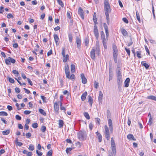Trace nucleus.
<instances>
[{
  "label": "nucleus",
  "instance_id": "nucleus-37",
  "mask_svg": "<svg viewBox=\"0 0 156 156\" xmlns=\"http://www.w3.org/2000/svg\"><path fill=\"white\" fill-rule=\"evenodd\" d=\"M31 151H33L34 149V146L32 144H30L29 145L28 148Z\"/></svg>",
  "mask_w": 156,
  "mask_h": 156
},
{
  "label": "nucleus",
  "instance_id": "nucleus-60",
  "mask_svg": "<svg viewBox=\"0 0 156 156\" xmlns=\"http://www.w3.org/2000/svg\"><path fill=\"white\" fill-rule=\"evenodd\" d=\"M89 127L90 130H92L93 127V125L92 123H90L89 124Z\"/></svg>",
  "mask_w": 156,
  "mask_h": 156
},
{
  "label": "nucleus",
  "instance_id": "nucleus-64",
  "mask_svg": "<svg viewBox=\"0 0 156 156\" xmlns=\"http://www.w3.org/2000/svg\"><path fill=\"white\" fill-rule=\"evenodd\" d=\"M12 73L14 74H17V76H18V75L19 74V73L18 71L16 70H13Z\"/></svg>",
  "mask_w": 156,
  "mask_h": 156
},
{
  "label": "nucleus",
  "instance_id": "nucleus-43",
  "mask_svg": "<svg viewBox=\"0 0 156 156\" xmlns=\"http://www.w3.org/2000/svg\"><path fill=\"white\" fill-rule=\"evenodd\" d=\"M7 18L8 19H10V18H14V16H13V15L11 14V13H9L8 14L7 16Z\"/></svg>",
  "mask_w": 156,
  "mask_h": 156
},
{
  "label": "nucleus",
  "instance_id": "nucleus-14",
  "mask_svg": "<svg viewBox=\"0 0 156 156\" xmlns=\"http://www.w3.org/2000/svg\"><path fill=\"white\" fill-rule=\"evenodd\" d=\"M83 13L84 12L83 10L81 7H80L78 10V13L83 20L84 19Z\"/></svg>",
  "mask_w": 156,
  "mask_h": 156
},
{
  "label": "nucleus",
  "instance_id": "nucleus-23",
  "mask_svg": "<svg viewBox=\"0 0 156 156\" xmlns=\"http://www.w3.org/2000/svg\"><path fill=\"white\" fill-rule=\"evenodd\" d=\"M127 138L129 140L132 139L133 140H136V139L134 137L133 135L132 134H129L127 136Z\"/></svg>",
  "mask_w": 156,
  "mask_h": 156
},
{
  "label": "nucleus",
  "instance_id": "nucleus-25",
  "mask_svg": "<svg viewBox=\"0 0 156 156\" xmlns=\"http://www.w3.org/2000/svg\"><path fill=\"white\" fill-rule=\"evenodd\" d=\"M147 98L148 99L153 100L156 101V96L153 95L148 96L147 97Z\"/></svg>",
  "mask_w": 156,
  "mask_h": 156
},
{
  "label": "nucleus",
  "instance_id": "nucleus-22",
  "mask_svg": "<svg viewBox=\"0 0 156 156\" xmlns=\"http://www.w3.org/2000/svg\"><path fill=\"white\" fill-rule=\"evenodd\" d=\"M121 32L124 36H128V33L125 29L122 28L121 30Z\"/></svg>",
  "mask_w": 156,
  "mask_h": 156
},
{
  "label": "nucleus",
  "instance_id": "nucleus-17",
  "mask_svg": "<svg viewBox=\"0 0 156 156\" xmlns=\"http://www.w3.org/2000/svg\"><path fill=\"white\" fill-rule=\"evenodd\" d=\"M130 82V79L129 78H127L125 80L124 83V87H129Z\"/></svg>",
  "mask_w": 156,
  "mask_h": 156
},
{
  "label": "nucleus",
  "instance_id": "nucleus-15",
  "mask_svg": "<svg viewBox=\"0 0 156 156\" xmlns=\"http://www.w3.org/2000/svg\"><path fill=\"white\" fill-rule=\"evenodd\" d=\"M76 42L78 48H80L81 44V41L80 38L79 37L76 36Z\"/></svg>",
  "mask_w": 156,
  "mask_h": 156
},
{
  "label": "nucleus",
  "instance_id": "nucleus-19",
  "mask_svg": "<svg viewBox=\"0 0 156 156\" xmlns=\"http://www.w3.org/2000/svg\"><path fill=\"white\" fill-rule=\"evenodd\" d=\"M54 39L56 44H58L59 43V38L57 34H55L54 35Z\"/></svg>",
  "mask_w": 156,
  "mask_h": 156
},
{
  "label": "nucleus",
  "instance_id": "nucleus-54",
  "mask_svg": "<svg viewBox=\"0 0 156 156\" xmlns=\"http://www.w3.org/2000/svg\"><path fill=\"white\" fill-rule=\"evenodd\" d=\"M70 13V12H67V17L69 19H71V16Z\"/></svg>",
  "mask_w": 156,
  "mask_h": 156
},
{
  "label": "nucleus",
  "instance_id": "nucleus-9",
  "mask_svg": "<svg viewBox=\"0 0 156 156\" xmlns=\"http://www.w3.org/2000/svg\"><path fill=\"white\" fill-rule=\"evenodd\" d=\"M5 61L6 64L8 65H10L11 62L14 64L16 62L15 60L11 57H9L8 58L5 59Z\"/></svg>",
  "mask_w": 156,
  "mask_h": 156
},
{
  "label": "nucleus",
  "instance_id": "nucleus-48",
  "mask_svg": "<svg viewBox=\"0 0 156 156\" xmlns=\"http://www.w3.org/2000/svg\"><path fill=\"white\" fill-rule=\"evenodd\" d=\"M72 150V148H67L66 150V152L67 154H68L69 152L71 151Z\"/></svg>",
  "mask_w": 156,
  "mask_h": 156
},
{
  "label": "nucleus",
  "instance_id": "nucleus-36",
  "mask_svg": "<svg viewBox=\"0 0 156 156\" xmlns=\"http://www.w3.org/2000/svg\"><path fill=\"white\" fill-rule=\"evenodd\" d=\"M46 129V127L44 126H41V130L43 133H44Z\"/></svg>",
  "mask_w": 156,
  "mask_h": 156
},
{
  "label": "nucleus",
  "instance_id": "nucleus-6",
  "mask_svg": "<svg viewBox=\"0 0 156 156\" xmlns=\"http://www.w3.org/2000/svg\"><path fill=\"white\" fill-rule=\"evenodd\" d=\"M100 52V49H92L90 51V57L93 59L95 58V55H99Z\"/></svg>",
  "mask_w": 156,
  "mask_h": 156
},
{
  "label": "nucleus",
  "instance_id": "nucleus-13",
  "mask_svg": "<svg viewBox=\"0 0 156 156\" xmlns=\"http://www.w3.org/2000/svg\"><path fill=\"white\" fill-rule=\"evenodd\" d=\"M108 122L110 132L111 133H112L113 129L112 120L110 119H108Z\"/></svg>",
  "mask_w": 156,
  "mask_h": 156
},
{
  "label": "nucleus",
  "instance_id": "nucleus-41",
  "mask_svg": "<svg viewBox=\"0 0 156 156\" xmlns=\"http://www.w3.org/2000/svg\"><path fill=\"white\" fill-rule=\"evenodd\" d=\"M94 87L96 89H97V88L98 87H99V83L98 82H97L96 81H95L94 82Z\"/></svg>",
  "mask_w": 156,
  "mask_h": 156
},
{
  "label": "nucleus",
  "instance_id": "nucleus-28",
  "mask_svg": "<svg viewBox=\"0 0 156 156\" xmlns=\"http://www.w3.org/2000/svg\"><path fill=\"white\" fill-rule=\"evenodd\" d=\"M103 97V94L102 92L100 91L99 92V95L98 97V100L100 101H101L102 98Z\"/></svg>",
  "mask_w": 156,
  "mask_h": 156
},
{
  "label": "nucleus",
  "instance_id": "nucleus-26",
  "mask_svg": "<svg viewBox=\"0 0 156 156\" xmlns=\"http://www.w3.org/2000/svg\"><path fill=\"white\" fill-rule=\"evenodd\" d=\"M71 71L72 73H74L75 72V66L73 64H72L71 66Z\"/></svg>",
  "mask_w": 156,
  "mask_h": 156
},
{
  "label": "nucleus",
  "instance_id": "nucleus-39",
  "mask_svg": "<svg viewBox=\"0 0 156 156\" xmlns=\"http://www.w3.org/2000/svg\"><path fill=\"white\" fill-rule=\"evenodd\" d=\"M136 56L139 58H141V51H138L136 52Z\"/></svg>",
  "mask_w": 156,
  "mask_h": 156
},
{
  "label": "nucleus",
  "instance_id": "nucleus-3",
  "mask_svg": "<svg viewBox=\"0 0 156 156\" xmlns=\"http://www.w3.org/2000/svg\"><path fill=\"white\" fill-rule=\"evenodd\" d=\"M65 73L66 75V77L67 78L70 79L72 80L75 78L74 75L72 74L70 76V72L69 69V66L68 64H66L65 66Z\"/></svg>",
  "mask_w": 156,
  "mask_h": 156
},
{
  "label": "nucleus",
  "instance_id": "nucleus-38",
  "mask_svg": "<svg viewBox=\"0 0 156 156\" xmlns=\"http://www.w3.org/2000/svg\"><path fill=\"white\" fill-rule=\"evenodd\" d=\"M0 115L1 116H7L8 114L5 112H0Z\"/></svg>",
  "mask_w": 156,
  "mask_h": 156
},
{
  "label": "nucleus",
  "instance_id": "nucleus-24",
  "mask_svg": "<svg viewBox=\"0 0 156 156\" xmlns=\"http://www.w3.org/2000/svg\"><path fill=\"white\" fill-rule=\"evenodd\" d=\"M88 102L89 103V104L91 106H92L93 102V100L91 96H88Z\"/></svg>",
  "mask_w": 156,
  "mask_h": 156
},
{
  "label": "nucleus",
  "instance_id": "nucleus-61",
  "mask_svg": "<svg viewBox=\"0 0 156 156\" xmlns=\"http://www.w3.org/2000/svg\"><path fill=\"white\" fill-rule=\"evenodd\" d=\"M27 80L28 83L30 84L31 86H32L33 85L32 83L31 80H30V79L29 78H27Z\"/></svg>",
  "mask_w": 156,
  "mask_h": 156
},
{
  "label": "nucleus",
  "instance_id": "nucleus-30",
  "mask_svg": "<svg viewBox=\"0 0 156 156\" xmlns=\"http://www.w3.org/2000/svg\"><path fill=\"white\" fill-rule=\"evenodd\" d=\"M136 19L138 21L139 23H140V15L138 11L136 12Z\"/></svg>",
  "mask_w": 156,
  "mask_h": 156
},
{
  "label": "nucleus",
  "instance_id": "nucleus-40",
  "mask_svg": "<svg viewBox=\"0 0 156 156\" xmlns=\"http://www.w3.org/2000/svg\"><path fill=\"white\" fill-rule=\"evenodd\" d=\"M93 20L94 23V25H96L98 24L96 17H93Z\"/></svg>",
  "mask_w": 156,
  "mask_h": 156
},
{
  "label": "nucleus",
  "instance_id": "nucleus-7",
  "mask_svg": "<svg viewBox=\"0 0 156 156\" xmlns=\"http://www.w3.org/2000/svg\"><path fill=\"white\" fill-rule=\"evenodd\" d=\"M111 144L113 154L115 155L116 153L115 144L113 137L111 138Z\"/></svg>",
  "mask_w": 156,
  "mask_h": 156
},
{
  "label": "nucleus",
  "instance_id": "nucleus-20",
  "mask_svg": "<svg viewBox=\"0 0 156 156\" xmlns=\"http://www.w3.org/2000/svg\"><path fill=\"white\" fill-rule=\"evenodd\" d=\"M96 134L97 135V137L99 140V142H101L102 141L101 135L98 131L96 132Z\"/></svg>",
  "mask_w": 156,
  "mask_h": 156
},
{
  "label": "nucleus",
  "instance_id": "nucleus-55",
  "mask_svg": "<svg viewBox=\"0 0 156 156\" xmlns=\"http://www.w3.org/2000/svg\"><path fill=\"white\" fill-rule=\"evenodd\" d=\"M122 20L124 21V22L126 23H128L129 22L128 20L126 18H122Z\"/></svg>",
  "mask_w": 156,
  "mask_h": 156
},
{
  "label": "nucleus",
  "instance_id": "nucleus-27",
  "mask_svg": "<svg viewBox=\"0 0 156 156\" xmlns=\"http://www.w3.org/2000/svg\"><path fill=\"white\" fill-rule=\"evenodd\" d=\"M141 64L142 66H144L147 69H148L149 66L147 64L143 61L141 62Z\"/></svg>",
  "mask_w": 156,
  "mask_h": 156
},
{
  "label": "nucleus",
  "instance_id": "nucleus-52",
  "mask_svg": "<svg viewBox=\"0 0 156 156\" xmlns=\"http://www.w3.org/2000/svg\"><path fill=\"white\" fill-rule=\"evenodd\" d=\"M152 117H150L149 118V122L148 124L150 125V126H151L152 123Z\"/></svg>",
  "mask_w": 156,
  "mask_h": 156
},
{
  "label": "nucleus",
  "instance_id": "nucleus-44",
  "mask_svg": "<svg viewBox=\"0 0 156 156\" xmlns=\"http://www.w3.org/2000/svg\"><path fill=\"white\" fill-rule=\"evenodd\" d=\"M15 79L17 80L18 82L20 84L21 86L22 85V83L19 81V80H20L21 79V78L20 77H18L17 78H15Z\"/></svg>",
  "mask_w": 156,
  "mask_h": 156
},
{
  "label": "nucleus",
  "instance_id": "nucleus-4",
  "mask_svg": "<svg viewBox=\"0 0 156 156\" xmlns=\"http://www.w3.org/2000/svg\"><path fill=\"white\" fill-rule=\"evenodd\" d=\"M78 137L81 141H84L86 139L87 135L85 131H80L78 133Z\"/></svg>",
  "mask_w": 156,
  "mask_h": 156
},
{
  "label": "nucleus",
  "instance_id": "nucleus-53",
  "mask_svg": "<svg viewBox=\"0 0 156 156\" xmlns=\"http://www.w3.org/2000/svg\"><path fill=\"white\" fill-rule=\"evenodd\" d=\"M16 118L17 120H20L21 119V117L18 115H16Z\"/></svg>",
  "mask_w": 156,
  "mask_h": 156
},
{
  "label": "nucleus",
  "instance_id": "nucleus-50",
  "mask_svg": "<svg viewBox=\"0 0 156 156\" xmlns=\"http://www.w3.org/2000/svg\"><path fill=\"white\" fill-rule=\"evenodd\" d=\"M36 152L38 156H41L43 154V153L42 152H40L37 150H36Z\"/></svg>",
  "mask_w": 156,
  "mask_h": 156
},
{
  "label": "nucleus",
  "instance_id": "nucleus-63",
  "mask_svg": "<svg viewBox=\"0 0 156 156\" xmlns=\"http://www.w3.org/2000/svg\"><path fill=\"white\" fill-rule=\"evenodd\" d=\"M31 134L30 133H28L26 134V136L27 138H30V137L31 136Z\"/></svg>",
  "mask_w": 156,
  "mask_h": 156
},
{
  "label": "nucleus",
  "instance_id": "nucleus-8",
  "mask_svg": "<svg viewBox=\"0 0 156 156\" xmlns=\"http://www.w3.org/2000/svg\"><path fill=\"white\" fill-rule=\"evenodd\" d=\"M105 130L104 131V135L105 138L107 140H108L110 139V132L109 130L107 125L104 126Z\"/></svg>",
  "mask_w": 156,
  "mask_h": 156
},
{
  "label": "nucleus",
  "instance_id": "nucleus-58",
  "mask_svg": "<svg viewBox=\"0 0 156 156\" xmlns=\"http://www.w3.org/2000/svg\"><path fill=\"white\" fill-rule=\"evenodd\" d=\"M60 109L62 110H63L64 112L66 114V108L64 107L63 106H62L61 107H60Z\"/></svg>",
  "mask_w": 156,
  "mask_h": 156
},
{
  "label": "nucleus",
  "instance_id": "nucleus-59",
  "mask_svg": "<svg viewBox=\"0 0 156 156\" xmlns=\"http://www.w3.org/2000/svg\"><path fill=\"white\" fill-rule=\"evenodd\" d=\"M15 91L17 93H19L20 91V90L19 88L18 87H16L15 88Z\"/></svg>",
  "mask_w": 156,
  "mask_h": 156
},
{
  "label": "nucleus",
  "instance_id": "nucleus-10",
  "mask_svg": "<svg viewBox=\"0 0 156 156\" xmlns=\"http://www.w3.org/2000/svg\"><path fill=\"white\" fill-rule=\"evenodd\" d=\"M94 36L95 37L96 39H98L99 37V33L97 25H94Z\"/></svg>",
  "mask_w": 156,
  "mask_h": 156
},
{
  "label": "nucleus",
  "instance_id": "nucleus-47",
  "mask_svg": "<svg viewBox=\"0 0 156 156\" xmlns=\"http://www.w3.org/2000/svg\"><path fill=\"white\" fill-rule=\"evenodd\" d=\"M32 126L34 128H36L38 127V124L37 123H33L32 125Z\"/></svg>",
  "mask_w": 156,
  "mask_h": 156
},
{
  "label": "nucleus",
  "instance_id": "nucleus-29",
  "mask_svg": "<svg viewBox=\"0 0 156 156\" xmlns=\"http://www.w3.org/2000/svg\"><path fill=\"white\" fill-rule=\"evenodd\" d=\"M59 127L61 128L63 127V121L62 120H59Z\"/></svg>",
  "mask_w": 156,
  "mask_h": 156
},
{
  "label": "nucleus",
  "instance_id": "nucleus-5",
  "mask_svg": "<svg viewBox=\"0 0 156 156\" xmlns=\"http://www.w3.org/2000/svg\"><path fill=\"white\" fill-rule=\"evenodd\" d=\"M67 49H63L62 54L63 57V61L64 62H66L68 60H69V56L67 53Z\"/></svg>",
  "mask_w": 156,
  "mask_h": 156
},
{
  "label": "nucleus",
  "instance_id": "nucleus-45",
  "mask_svg": "<svg viewBox=\"0 0 156 156\" xmlns=\"http://www.w3.org/2000/svg\"><path fill=\"white\" fill-rule=\"evenodd\" d=\"M117 78L122 77V75L119 70H118L117 73Z\"/></svg>",
  "mask_w": 156,
  "mask_h": 156
},
{
  "label": "nucleus",
  "instance_id": "nucleus-12",
  "mask_svg": "<svg viewBox=\"0 0 156 156\" xmlns=\"http://www.w3.org/2000/svg\"><path fill=\"white\" fill-rule=\"evenodd\" d=\"M113 56L114 62L116 63L117 62V56H118V50L117 49H114L113 53Z\"/></svg>",
  "mask_w": 156,
  "mask_h": 156
},
{
  "label": "nucleus",
  "instance_id": "nucleus-42",
  "mask_svg": "<svg viewBox=\"0 0 156 156\" xmlns=\"http://www.w3.org/2000/svg\"><path fill=\"white\" fill-rule=\"evenodd\" d=\"M69 40L70 42H71L72 41L73 36L71 34H69Z\"/></svg>",
  "mask_w": 156,
  "mask_h": 156
},
{
  "label": "nucleus",
  "instance_id": "nucleus-56",
  "mask_svg": "<svg viewBox=\"0 0 156 156\" xmlns=\"http://www.w3.org/2000/svg\"><path fill=\"white\" fill-rule=\"evenodd\" d=\"M9 80L10 82L12 83H13L14 82V79L12 78H9Z\"/></svg>",
  "mask_w": 156,
  "mask_h": 156
},
{
  "label": "nucleus",
  "instance_id": "nucleus-21",
  "mask_svg": "<svg viewBox=\"0 0 156 156\" xmlns=\"http://www.w3.org/2000/svg\"><path fill=\"white\" fill-rule=\"evenodd\" d=\"M87 94V92L86 91L81 96V99L82 101H84L85 100Z\"/></svg>",
  "mask_w": 156,
  "mask_h": 156
},
{
  "label": "nucleus",
  "instance_id": "nucleus-62",
  "mask_svg": "<svg viewBox=\"0 0 156 156\" xmlns=\"http://www.w3.org/2000/svg\"><path fill=\"white\" fill-rule=\"evenodd\" d=\"M52 51L51 49L50 50H49L47 53V55L48 56H49L50 55H51L52 54Z\"/></svg>",
  "mask_w": 156,
  "mask_h": 156
},
{
  "label": "nucleus",
  "instance_id": "nucleus-31",
  "mask_svg": "<svg viewBox=\"0 0 156 156\" xmlns=\"http://www.w3.org/2000/svg\"><path fill=\"white\" fill-rule=\"evenodd\" d=\"M10 132V130L9 129H8L6 131H3L2 132V133L3 135H6L9 134Z\"/></svg>",
  "mask_w": 156,
  "mask_h": 156
},
{
  "label": "nucleus",
  "instance_id": "nucleus-49",
  "mask_svg": "<svg viewBox=\"0 0 156 156\" xmlns=\"http://www.w3.org/2000/svg\"><path fill=\"white\" fill-rule=\"evenodd\" d=\"M96 120V122L97 123H98V124H100V119L98 118H96L95 119Z\"/></svg>",
  "mask_w": 156,
  "mask_h": 156
},
{
  "label": "nucleus",
  "instance_id": "nucleus-51",
  "mask_svg": "<svg viewBox=\"0 0 156 156\" xmlns=\"http://www.w3.org/2000/svg\"><path fill=\"white\" fill-rule=\"evenodd\" d=\"M113 77V75L112 73H110H110H109V81H110L112 79Z\"/></svg>",
  "mask_w": 156,
  "mask_h": 156
},
{
  "label": "nucleus",
  "instance_id": "nucleus-57",
  "mask_svg": "<svg viewBox=\"0 0 156 156\" xmlns=\"http://www.w3.org/2000/svg\"><path fill=\"white\" fill-rule=\"evenodd\" d=\"M31 112L30 111L26 110L24 112V113L26 115H28Z\"/></svg>",
  "mask_w": 156,
  "mask_h": 156
},
{
  "label": "nucleus",
  "instance_id": "nucleus-16",
  "mask_svg": "<svg viewBox=\"0 0 156 156\" xmlns=\"http://www.w3.org/2000/svg\"><path fill=\"white\" fill-rule=\"evenodd\" d=\"M81 78L82 80V83L84 84H85L87 83V80L85 78L83 73H82L81 74Z\"/></svg>",
  "mask_w": 156,
  "mask_h": 156
},
{
  "label": "nucleus",
  "instance_id": "nucleus-33",
  "mask_svg": "<svg viewBox=\"0 0 156 156\" xmlns=\"http://www.w3.org/2000/svg\"><path fill=\"white\" fill-rule=\"evenodd\" d=\"M84 116L88 119H90V116L89 115V114L87 112H85L84 113Z\"/></svg>",
  "mask_w": 156,
  "mask_h": 156
},
{
  "label": "nucleus",
  "instance_id": "nucleus-1",
  "mask_svg": "<svg viewBox=\"0 0 156 156\" xmlns=\"http://www.w3.org/2000/svg\"><path fill=\"white\" fill-rule=\"evenodd\" d=\"M103 26L105 31L106 33V38L105 37L104 33L103 31H101L100 34L101 35V39L102 41L103 45L105 49H106L107 48V41L108 40L109 32L108 27L106 23L103 24Z\"/></svg>",
  "mask_w": 156,
  "mask_h": 156
},
{
  "label": "nucleus",
  "instance_id": "nucleus-2",
  "mask_svg": "<svg viewBox=\"0 0 156 156\" xmlns=\"http://www.w3.org/2000/svg\"><path fill=\"white\" fill-rule=\"evenodd\" d=\"M104 8L107 20V23L108 25H109L110 20L109 14L111 12L110 6L108 2V0H104Z\"/></svg>",
  "mask_w": 156,
  "mask_h": 156
},
{
  "label": "nucleus",
  "instance_id": "nucleus-46",
  "mask_svg": "<svg viewBox=\"0 0 156 156\" xmlns=\"http://www.w3.org/2000/svg\"><path fill=\"white\" fill-rule=\"evenodd\" d=\"M52 153V150H50L48 151L47 154L48 156H51Z\"/></svg>",
  "mask_w": 156,
  "mask_h": 156
},
{
  "label": "nucleus",
  "instance_id": "nucleus-11",
  "mask_svg": "<svg viewBox=\"0 0 156 156\" xmlns=\"http://www.w3.org/2000/svg\"><path fill=\"white\" fill-rule=\"evenodd\" d=\"M118 86L119 90L122 87L123 80L122 77L117 78Z\"/></svg>",
  "mask_w": 156,
  "mask_h": 156
},
{
  "label": "nucleus",
  "instance_id": "nucleus-35",
  "mask_svg": "<svg viewBox=\"0 0 156 156\" xmlns=\"http://www.w3.org/2000/svg\"><path fill=\"white\" fill-rule=\"evenodd\" d=\"M39 112L41 114H43L44 115H46V113L44 110L40 108L39 109Z\"/></svg>",
  "mask_w": 156,
  "mask_h": 156
},
{
  "label": "nucleus",
  "instance_id": "nucleus-32",
  "mask_svg": "<svg viewBox=\"0 0 156 156\" xmlns=\"http://www.w3.org/2000/svg\"><path fill=\"white\" fill-rule=\"evenodd\" d=\"M58 4L61 5V6L63 8L64 6V5L62 2V1L61 0H56Z\"/></svg>",
  "mask_w": 156,
  "mask_h": 156
},
{
  "label": "nucleus",
  "instance_id": "nucleus-18",
  "mask_svg": "<svg viewBox=\"0 0 156 156\" xmlns=\"http://www.w3.org/2000/svg\"><path fill=\"white\" fill-rule=\"evenodd\" d=\"M54 108L55 111L58 113L59 110V105L57 102H55L54 104Z\"/></svg>",
  "mask_w": 156,
  "mask_h": 156
},
{
  "label": "nucleus",
  "instance_id": "nucleus-34",
  "mask_svg": "<svg viewBox=\"0 0 156 156\" xmlns=\"http://www.w3.org/2000/svg\"><path fill=\"white\" fill-rule=\"evenodd\" d=\"M85 45L87 46L89 43V39L88 37H86L84 39Z\"/></svg>",
  "mask_w": 156,
  "mask_h": 156
}]
</instances>
